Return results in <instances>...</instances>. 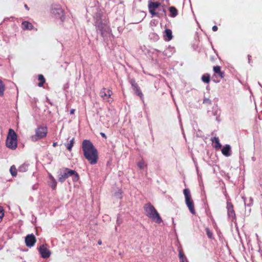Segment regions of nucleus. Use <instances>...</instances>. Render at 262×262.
<instances>
[{
	"mask_svg": "<svg viewBox=\"0 0 262 262\" xmlns=\"http://www.w3.org/2000/svg\"><path fill=\"white\" fill-rule=\"evenodd\" d=\"M82 149L84 158L92 165L96 164L98 160V152L89 140H84L82 143Z\"/></svg>",
	"mask_w": 262,
	"mask_h": 262,
	"instance_id": "obj_1",
	"label": "nucleus"
},
{
	"mask_svg": "<svg viewBox=\"0 0 262 262\" xmlns=\"http://www.w3.org/2000/svg\"><path fill=\"white\" fill-rule=\"evenodd\" d=\"M58 181L60 183H63L69 177H73L74 182L78 181L79 177L78 173L74 170L68 168L62 167L58 171Z\"/></svg>",
	"mask_w": 262,
	"mask_h": 262,
	"instance_id": "obj_2",
	"label": "nucleus"
},
{
	"mask_svg": "<svg viewBox=\"0 0 262 262\" xmlns=\"http://www.w3.org/2000/svg\"><path fill=\"white\" fill-rule=\"evenodd\" d=\"M145 215L149 219L157 223L160 224L162 222L161 217L154 206L150 203H146L143 206Z\"/></svg>",
	"mask_w": 262,
	"mask_h": 262,
	"instance_id": "obj_3",
	"label": "nucleus"
},
{
	"mask_svg": "<svg viewBox=\"0 0 262 262\" xmlns=\"http://www.w3.org/2000/svg\"><path fill=\"white\" fill-rule=\"evenodd\" d=\"M6 145L12 150L16 149L17 147V136L15 131L12 128L9 129L6 141Z\"/></svg>",
	"mask_w": 262,
	"mask_h": 262,
	"instance_id": "obj_4",
	"label": "nucleus"
},
{
	"mask_svg": "<svg viewBox=\"0 0 262 262\" xmlns=\"http://www.w3.org/2000/svg\"><path fill=\"white\" fill-rule=\"evenodd\" d=\"M96 27L101 33V36L103 37H107L112 35V30L110 26L105 23H103L101 20H98L96 23Z\"/></svg>",
	"mask_w": 262,
	"mask_h": 262,
	"instance_id": "obj_5",
	"label": "nucleus"
},
{
	"mask_svg": "<svg viewBox=\"0 0 262 262\" xmlns=\"http://www.w3.org/2000/svg\"><path fill=\"white\" fill-rule=\"evenodd\" d=\"M35 134L30 137V139L33 142L45 138L48 133V128L46 126L40 125L35 129Z\"/></svg>",
	"mask_w": 262,
	"mask_h": 262,
	"instance_id": "obj_6",
	"label": "nucleus"
},
{
	"mask_svg": "<svg viewBox=\"0 0 262 262\" xmlns=\"http://www.w3.org/2000/svg\"><path fill=\"white\" fill-rule=\"evenodd\" d=\"M183 193L185 196V203L188 208L189 210L192 214H195L194 205L193 201L192 199L190 190L188 188L184 189Z\"/></svg>",
	"mask_w": 262,
	"mask_h": 262,
	"instance_id": "obj_7",
	"label": "nucleus"
},
{
	"mask_svg": "<svg viewBox=\"0 0 262 262\" xmlns=\"http://www.w3.org/2000/svg\"><path fill=\"white\" fill-rule=\"evenodd\" d=\"M112 94L113 92L111 90H107L105 88H102L100 92V96L104 101L108 103H112L113 101V99L111 97Z\"/></svg>",
	"mask_w": 262,
	"mask_h": 262,
	"instance_id": "obj_8",
	"label": "nucleus"
},
{
	"mask_svg": "<svg viewBox=\"0 0 262 262\" xmlns=\"http://www.w3.org/2000/svg\"><path fill=\"white\" fill-rule=\"evenodd\" d=\"M160 5L159 2H149L148 3V9L150 13L152 15L159 16V13L155 12L156 9L158 8Z\"/></svg>",
	"mask_w": 262,
	"mask_h": 262,
	"instance_id": "obj_9",
	"label": "nucleus"
},
{
	"mask_svg": "<svg viewBox=\"0 0 262 262\" xmlns=\"http://www.w3.org/2000/svg\"><path fill=\"white\" fill-rule=\"evenodd\" d=\"M39 252L41 254V257L43 258H48L50 257L51 253L49 250L47 248V245H42L39 248Z\"/></svg>",
	"mask_w": 262,
	"mask_h": 262,
	"instance_id": "obj_10",
	"label": "nucleus"
},
{
	"mask_svg": "<svg viewBox=\"0 0 262 262\" xmlns=\"http://www.w3.org/2000/svg\"><path fill=\"white\" fill-rule=\"evenodd\" d=\"M36 242L35 236L33 234H29L25 238V243L27 247H33Z\"/></svg>",
	"mask_w": 262,
	"mask_h": 262,
	"instance_id": "obj_11",
	"label": "nucleus"
},
{
	"mask_svg": "<svg viewBox=\"0 0 262 262\" xmlns=\"http://www.w3.org/2000/svg\"><path fill=\"white\" fill-rule=\"evenodd\" d=\"M213 70L214 73V76L219 77L220 79H222L225 76L224 72L222 71L220 66H214Z\"/></svg>",
	"mask_w": 262,
	"mask_h": 262,
	"instance_id": "obj_12",
	"label": "nucleus"
},
{
	"mask_svg": "<svg viewBox=\"0 0 262 262\" xmlns=\"http://www.w3.org/2000/svg\"><path fill=\"white\" fill-rule=\"evenodd\" d=\"M227 208L228 216L232 219H234L235 217V213L233 209V205L230 203H227Z\"/></svg>",
	"mask_w": 262,
	"mask_h": 262,
	"instance_id": "obj_13",
	"label": "nucleus"
},
{
	"mask_svg": "<svg viewBox=\"0 0 262 262\" xmlns=\"http://www.w3.org/2000/svg\"><path fill=\"white\" fill-rule=\"evenodd\" d=\"M212 142L213 146L215 149H220L222 147V145L220 142V140L218 137H214L211 139Z\"/></svg>",
	"mask_w": 262,
	"mask_h": 262,
	"instance_id": "obj_14",
	"label": "nucleus"
},
{
	"mask_svg": "<svg viewBox=\"0 0 262 262\" xmlns=\"http://www.w3.org/2000/svg\"><path fill=\"white\" fill-rule=\"evenodd\" d=\"M222 153L226 157H229L231 155V146L229 145H226L222 149Z\"/></svg>",
	"mask_w": 262,
	"mask_h": 262,
	"instance_id": "obj_15",
	"label": "nucleus"
},
{
	"mask_svg": "<svg viewBox=\"0 0 262 262\" xmlns=\"http://www.w3.org/2000/svg\"><path fill=\"white\" fill-rule=\"evenodd\" d=\"M164 37L165 40L167 41H169L172 39L173 36L172 34V31L170 29H166L165 30V35Z\"/></svg>",
	"mask_w": 262,
	"mask_h": 262,
	"instance_id": "obj_16",
	"label": "nucleus"
},
{
	"mask_svg": "<svg viewBox=\"0 0 262 262\" xmlns=\"http://www.w3.org/2000/svg\"><path fill=\"white\" fill-rule=\"evenodd\" d=\"M22 28L24 30H31L33 29L34 27L33 25L27 21H24L21 24Z\"/></svg>",
	"mask_w": 262,
	"mask_h": 262,
	"instance_id": "obj_17",
	"label": "nucleus"
},
{
	"mask_svg": "<svg viewBox=\"0 0 262 262\" xmlns=\"http://www.w3.org/2000/svg\"><path fill=\"white\" fill-rule=\"evenodd\" d=\"M170 12L169 16L171 17H175L178 14V11L177 8L173 6H171L169 8Z\"/></svg>",
	"mask_w": 262,
	"mask_h": 262,
	"instance_id": "obj_18",
	"label": "nucleus"
},
{
	"mask_svg": "<svg viewBox=\"0 0 262 262\" xmlns=\"http://www.w3.org/2000/svg\"><path fill=\"white\" fill-rule=\"evenodd\" d=\"M179 256L180 262H188L187 257L185 256L183 250L180 249L179 250Z\"/></svg>",
	"mask_w": 262,
	"mask_h": 262,
	"instance_id": "obj_19",
	"label": "nucleus"
},
{
	"mask_svg": "<svg viewBox=\"0 0 262 262\" xmlns=\"http://www.w3.org/2000/svg\"><path fill=\"white\" fill-rule=\"evenodd\" d=\"M38 79L40 81L38 83V86L39 87H42L46 82V79H45L44 76L41 74H39L38 76Z\"/></svg>",
	"mask_w": 262,
	"mask_h": 262,
	"instance_id": "obj_20",
	"label": "nucleus"
},
{
	"mask_svg": "<svg viewBox=\"0 0 262 262\" xmlns=\"http://www.w3.org/2000/svg\"><path fill=\"white\" fill-rule=\"evenodd\" d=\"M74 138H73L70 141V143L68 144H66L65 145L67 147V149L69 151H71L72 150V148L74 145Z\"/></svg>",
	"mask_w": 262,
	"mask_h": 262,
	"instance_id": "obj_21",
	"label": "nucleus"
},
{
	"mask_svg": "<svg viewBox=\"0 0 262 262\" xmlns=\"http://www.w3.org/2000/svg\"><path fill=\"white\" fill-rule=\"evenodd\" d=\"M202 81L206 83H209L210 81V77L209 74H204L202 77Z\"/></svg>",
	"mask_w": 262,
	"mask_h": 262,
	"instance_id": "obj_22",
	"label": "nucleus"
},
{
	"mask_svg": "<svg viewBox=\"0 0 262 262\" xmlns=\"http://www.w3.org/2000/svg\"><path fill=\"white\" fill-rule=\"evenodd\" d=\"M5 90V85L3 82L0 79V96H3L4 95Z\"/></svg>",
	"mask_w": 262,
	"mask_h": 262,
	"instance_id": "obj_23",
	"label": "nucleus"
},
{
	"mask_svg": "<svg viewBox=\"0 0 262 262\" xmlns=\"http://www.w3.org/2000/svg\"><path fill=\"white\" fill-rule=\"evenodd\" d=\"M10 172L13 177H16L17 175V169L14 165L11 166Z\"/></svg>",
	"mask_w": 262,
	"mask_h": 262,
	"instance_id": "obj_24",
	"label": "nucleus"
},
{
	"mask_svg": "<svg viewBox=\"0 0 262 262\" xmlns=\"http://www.w3.org/2000/svg\"><path fill=\"white\" fill-rule=\"evenodd\" d=\"M137 165L140 169H143L144 167H146L147 166L146 164H145V162L143 160H141L139 162H138Z\"/></svg>",
	"mask_w": 262,
	"mask_h": 262,
	"instance_id": "obj_25",
	"label": "nucleus"
},
{
	"mask_svg": "<svg viewBox=\"0 0 262 262\" xmlns=\"http://www.w3.org/2000/svg\"><path fill=\"white\" fill-rule=\"evenodd\" d=\"M134 90L135 91L136 94L138 96H139L141 99H142L143 98V95L139 86L137 87Z\"/></svg>",
	"mask_w": 262,
	"mask_h": 262,
	"instance_id": "obj_26",
	"label": "nucleus"
},
{
	"mask_svg": "<svg viewBox=\"0 0 262 262\" xmlns=\"http://www.w3.org/2000/svg\"><path fill=\"white\" fill-rule=\"evenodd\" d=\"M129 82L130 83V84L132 85L134 90L139 86L138 84L136 83L135 79H129Z\"/></svg>",
	"mask_w": 262,
	"mask_h": 262,
	"instance_id": "obj_27",
	"label": "nucleus"
},
{
	"mask_svg": "<svg viewBox=\"0 0 262 262\" xmlns=\"http://www.w3.org/2000/svg\"><path fill=\"white\" fill-rule=\"evenodd\" d=\"M205 230L208 237L210 239H212L213 238V234L212 232L209 230L208 228H206Z\"/></svg>",
	"mask_w": 262,
	"mask_h": 262,
	"instance_id": "obj_28",
	"label": "nucleus"
},
{
	"mask_svg": "<svg viewBox=\"0 0 262 262\" xmlns=\"http://www.w3.org/2000/svg\"><path fill=\"white\" fill-rule=\"evenodd\" d=\"M27 165H21L18 168V170L21 172L25 171L27 170Z\"/></svg>",
	"mask_w": 262,
	"mask_h": 262,
	"instance_id": "obj_29",
	"label": "nucleus"
},
{
	"mask_svg": "<svg viewBox=\"0 0 262 262\" xmlns=\"http://www.w3.org/2000/svg\"><path fill=\"white\" fill-rule=\"evenodd\" d=\"M4 216V211L2 207H0V221H2Z\"/></svg>",
	"mask_w": 262,
	"mask_h": 262,
	"instance_id": "obj_30",
	"label": "nucleus"
},
{
	"mask_svg": "<svg viewBox=\"0 0 262 262\" xmlns=\"http://www.w3.org/2000/svg\"><path fill=\"white\" fill-rule=\"evenodd\" d=\"M52 182V183L51 185V187L53 189H55L57 186V182L56 180L53 181Z\"/></svg>",
	"mask_w": 262,
	"mask_h": 262,
	"instance_id": "obj_31",
	"label": "nucleus"
},
{
	"mask_svg": "<svg viewBox=\"0 0 262 262\" xmlns=\"http://www.w3.org/2000/svg\"><path fill=\"white\" fill-rule=\"evenodd\" d=\"M169 50V49H167V50L164 51V52H163V55H164L165 56H170V55H168V52Z\"/></svg>",
	"mask_w": 262,
	"mask_h": 262,
	"instance_id": "obj_32",
	"label": "nucleus"
},
{
	"mask_svg": "<svg viewBox=\"0 0 262 262\" xmlns=\"http://www.w3.org/2000/svg\"><path fill=\"white\" fill-rule=\"evenodd\" d=\"M213 31H216L218 30V28L216 26H213L212 28Z\"/></svg>",
	"mask_w": 262,
	"mask_h": 262,
	"instance_id": "obj_33",
	"label": "nucleus"
},
{
	"mask_svg": "<svg viewBox=\"0 0 262 262\" xmlns=\"http://www.w3.org/2000/svg\"><path fill=\"white\" fill-rule=\"evenodd\" d=\"M49 178L52 181L56 180L51 174H49Z\"/></svg>",
	"mask_w": 262,
	"mask_h": 262,
	"instance_id": "obj_34",
	"label": "nucleus"
},
{
	"mask_svg": "<svg viewBox=\"0 0 262 262\" xmlns=\"http://www.w3.org/2000/svg\"><path fill=\"white\" fill-rule=\"evenodd\" d=\"M100 135H101V136L103 138H105V139H106V138H107V137H106V136L105 135V134L104 133H100Z\"/></svg>",
	"mask_w": 262,
	"mask_h": 262,
	"instance_id": "obj_35",
	"label": "nucleus"
},
{
	"mask_svg": "<svg viewBox=\"0 0 262 262\" xmlns=\"http://www.w3.org/2000/svg\"><path fill=\"white\" fill-rule=\"evenodd\" d=\"M248 57L249 63H250V60H251V58H252V56L250 55H248Z\"/></svg>",
	"mask_w": 262,
	"mask_h": 262,
	"instance_id": "obj_36",
	"label": "nucleus"
},
{
	"mask_svg": "<svg viewBox=\"0 0 262 262\" xmlns=\"http://www.w3.org/2000/svg\"><path fill=\"white\" fill-rule=\"evenodd\" d=\"M75 110L74 109H72L71 111H70V114H74V113H75Z\"/></svg>",
	"mask_w": 262,
	"mask_h": 262,
	"instance_id": "obj_37",
	"label": "nucleus"
},
{
	"mask_svg": "<svg viewBox=\"0 0 262 262\" xmlns=\"http://www.w3.org/2000/svg\"><path fill=\"white\" fill-rule=\"evenodd\" d=\"M24 6H25V8H26L27 10H29V7H28V5H27V4H25Z\"/></svg>",
	"mask_w": 262,
	"mask_h": 262,
	"instance_id": "obj_38",
	"label": "nucleus"
},
{
	"mask_svg": "<svg viewBox=\"0 0 262 262\" xmlns=\"http://www.w3.org/2000/svg\"><path fill=\"white\" fill-rule=\"evenodd\" d=\"M57 145V142H54L53 143V147H56Z\"/></svg>",
	"mask_w": 262,
	"mask_h": 262,
	"instance_id": "obj_39",
	"label": "nucleus"
},
{
	"mask_svg": "<svg viewBox=\"0 0 262 262\" xmlns=\"http://www.w3.org/2000/svg\"><path fill=\"white\" fill-rule=\"evenodd\" d=\"M98 244L100 245L102 244V242L101 240H99L98 242Z\"/></svg>",
	"mask_w": 262,
	"mask_h": 262,
	"instance_id": "obj_40",
	"label": "nucleus"
},
{
	"mask_svg": "<svg viewBox=\"0 0 262 262\" xmlns=\"http://www.w3.org/2000/svg\"><path fill=\"white\" fill-rule=\"evenodd\" d=\"M57 10H58L59 12H62V10H61V9L58 8Z\"/></svg>",
	"mask_w": 262,
	"mask_h": 262,
	"instance_id": "obj_41",
	"label": "nucleus"
},
{
	"mask_svg": "<svg viewBox=\"0 0 262 262\" xmlns=\"http://www.w3.org/2000/svg\"><path fill=\"white\" fill-rule=\"evenodd\" d=\"M163 12L164 13V14H165L166 11H165V9H164V8H163Z\"/></svg>",
	"mask_w": 262,
	"mask_h": 262,
	"instance_id": "obj_42",
	"label": "nucleus"
}]
</instances>
